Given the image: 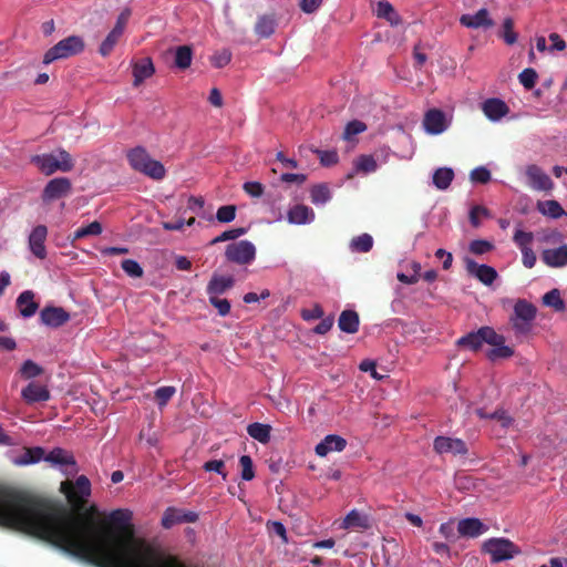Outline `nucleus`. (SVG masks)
<instances>
[{
    "label": "nucleus",
    "mask_w": 567,
    "mask_h": 567,
    "mask_svg": "<svg viewBox=\"0 0 567 567\" xmlns=\"http://www.w3.org/2000/svg\"><path fill=\"white\" fill-rule=\"evenodd\" d=\"M209 302L218 311V315L225 317L230 312V302L227 299H220L218 296L209 297Z\"/></svg>",
    "instance_id": "obj_55"
},
{
    "label": "nucleus",
    "mask_w": 567,
    "mask_h": 567,
    "mask_svg": "<svg viewBox=\"0 0 567 567\" xmlns=\"http://www.w3.org/2000/svg\"><path fill=\"white\" fill-rule=\"evenodd\" d=\"M243 188L251 197H260L264 194V186L259 182H246Z\"/></svg>",
    "instance_id": "obj_62"
},
{
    "label": "nucleus",
    "mask_w": 567,
    "mask_h": 567,
    "mask_svg": "<svg viewBox=\"0 0 567 567\" xmlns=\"http://www.w3.org/2000/svg\"><path fill=\"white\" fill-rule=\"evenodd\" d=\"M424 130L432 135H439L449 127L445 113L440 109H430L423 117Z\"/></svg>",
    "instance_id": "obj_11"
},
{
    "label": "nucleus",
    "mask_w": 567,
    "mask_h": 567,
    "mask_svg": "<svg viewBox=\"0 0 567 567\" xmlns=\"http://www.w3.org/2000/svg\"><path fill=\"white\" fill-rule=\"evenodd\" d=\"M131 167L155 181H161L166 175L164 165L153 159L144 147L137 146L127 153Z\"/></svg>",
    "instance_id": "obj_3"
},
{
    "label": "nucleus",
    "mask_w": 567,
    "mask_h": 567,
    "mask_svg": "<svg viewBox=\"0 0 567 567\" xmlns=\"http://www.w3.org/2000/svg\"><path fill=\"white\" fill-rule=\"evenodd\" d=\"M48 237V227L45 225L35 226L29 235L28 244L31 252L39 259L47 257L45 240Z\"/></svg>",
    "instance_id": "obj_13"
},
{
    "label": "nucleus",
    "mask_w": 567,
    "mask_h": 567,
    "mask_svg": "<svg viewBox=\"0 0 567 567\" xmlns=\"http://www.w3.org/2000/svg\"><path fill=\"white\" fill-rule=\"evenodd\" d=\"M346 446L347 441L343 437L336 434H329L316 445L315 451L318 456L323 457L330 452H341Z\"/></svg>",
    "instance_id": "obj_20"
},
{
    "label": "nucleus",
    "mask_w": 567,
    "mask_h": 567,
    "mask_svg": "<svg viewBox=\"0 0 567 567\" xmlns=\"http://www.w3.org/2000/svg\"><path fill=\"white\" fill-rule=\"evenodd\" d=\"M276 28V19L274 14H262L258 17L255 24V33L260 38H269Z\"/></svg>",
    "instance_id": "obj_29"
},
{
    "label": "nucleus",
    "mask_w": 567,
    "mask_h": 567,
    "mask_svg": "<svg viewBox=\"0 0 567 567\" xmlns=\"http://www.w3.org/2000/svg\"><path fill=\"white\" fill-rule=\"evenodd\" d=\"M505 342L504 336L497 333L492 327H482L477 331H472L461 337L456 344L472 351L481 349L483 343L498 344Z\"/></svg>",
    "instance_id": "obj_5"
},
{
    "label": "nucleus",
    "mask_w": 567,
    "mask_h": 567,
    "mask_svg": "<svg viewBox=\"0 0 567 567\" xmlns=\"http://www.w3.org/2000/svg\"><path fill=\"white\" fill-rule=\"evenodd\" d=\"M84 41L79 35H70L61 41H59L55 45L50 48L44 56L43 63L50 64L59 59H66L72 55H76L84 50Z\"/></svg>",
    "instance_id": "obj_6"
},
{
    "label": "nucleus",
    "mask_w": 567,
    "mask_h": 567,
    "mask_svg": "<svg viewBox=\"0 0 567 567\" xmlns=\"http://www.w3.org/2000/svg\"><path fill=\"white\" fill-rule=\"evenodd\" d=\"M487 530V527L474 517L461 519L457 524V532L463 537L475 538Z\"/></svg>",
    "instance_id": "obj_22"
},
{
    "label": "nucleus",
    "mask_w": 567,
    "mask_h": 567,
    "mask_svg": "<svg viewBox=\"0 0 567 567\" xmlns=\"http://www.w3.org/2000/svg\"><path fill=\"white\" fill-rule=\"evenodd\" d=\"M499 37L508 45H513L517 42V33L514 31V20L512 18H505L502 25V32Z\"/></svg>",
    "instance_id": "obj_39"
},
{
    "label": "nucleus",
    "mask_w": 567,
    "mask_h": 567,
    "mask_svg": "<svg viewBox=\"0 0 567 567\" xmlns=\"http://www.w3.org/2000/svg\"><path fill=\"white\" fill-rule=\"evenodd\" d=\"M377 16L389 21L391 25H399L401 23L400 16L396 13L393 6L388 1L378 2Z\"/></svg>",
    "instance_id": "obj_34"
},
{
    "label": "nucleus",
    "mask_w": 567,
    "mask_h": 567,
    "mask_svg": "<svg viewBox=\"0 0 567 567\" xmlns=\"http://www.w3.org/2000/svg\"><path fill=\"white\" fill-rule=\"evenodd\" d=\"M310 198L316 205L324 204L331 198L330 189L324 184L315 185L311 188Z\"/></svg>",
    "instance_id": "obj_40"
},
{
    "label": "nucleus",
    "mask_w": 567,
    "mask_h": 567,
    "mask_svg": "<svg viewBox=\"0 0 567 567\" xmlns=\"http://www.w3.org/2000/svg\"><path fill=\"white\" fill-rule=\"evenodd\" d=\"M60 492L75 515L58 499L12 489L29 502L22 506H7L4 515L12 516L1 526L45 540L63 551L96 567H186L175 557H165L144 539L135 538L130 509H114L109 522H94L96 505L84 514L92 493L90 480L80 475L65 480Z\"/></svg>",
    "instance_id": "obj_1"
},
{
    "label": "nucleus",
    "mask_w": 567,
    "mask_h": 567,
    "mask_svg": "<svg viewBox=\"0 0 567 567\" xmlns=\"http://www.w3.org/2000/svg\"><path fill=\"white\" fill-rule=\"evenodd\" d=\"M315 153L318 154L320 163L323 166H331L338 163L339 156L336 151H319L316 150Z\"/></svg>",
    "instance_id": "obj_58"
},
{
    "label": "nucleus",
    "mask_w": 567,
    "mask_h": 567,
    "mask_svg": "<svg viewBox=\"0 0 567 567\" xmlns=\"http://www.w3.org/2000/svg\"><path fill=\"white\" fill-rule=\"evenodd\" d=\"M359 315L353 310H343L339 317L338 326L346 333H355L359 329Z\"/></svg>",
    "instance_id": "obj_28"
},
{
    "label": "nucleus",
    "mask_w": 567,
    "mask_h": 567,
    "mask_svg": "<svg viewBox=\"0 0 567 567\" xmlns=\"http://www.w3.org/2000/svg\"><path fill=\"white\" fill-rule=\"evenodd\" d=\"M287 217L290 224L302 225L311 223L315 219V213L306 205H295L288 210Z\"/></svg>",
    "instance_id": "obj_27"
},
{
    "label": "nucleus",
    "mask_w": 567,
    "mask_h": 567,
    "mask_svg": "<svg viewBox=\"0 0 567 567\" xmlns=\"http://www.w3.org/2000/svg\"><path fill=\"white\" fill-rule=\"evenodd\" d=\"M460 23L470 29H489L494 25V21L489 17L488 10L485 8L480 9L474 14H462Z\"/></svg>",
    "instance_id": "obj_15"
},
{
    "label": "nucleus",
    "mask_w": 567,
    "mask_h": 567,
    "mask_svg": "<svg viewBox=\"0 0 567 567\" xmlns=\"http://www.w3.org/2000/svg\"><path fill=\"white\" fill-rule=\"evenodd\" d=\"M357 172L373 173L375 172L378 164L372 155H361L354 162Z\"/></svg>",
    "instance_id": "obj_41"
},
{
    "label": "nucleus",
    "mask_w": 567,
    "mask_h": 567,
    "mask_svg": "<svg viewBox=\"0 0 567 567\" xmlns=\"http://www.w3.org/2000/svg\"><path fill=\"white\" fill-rule=\"evenodd\" d=\"M465 268L468 275L477 278L482 284L489 286L497 278L496 270L487 265H478L471 258L465 259Z\"/></svg>",
    "instance_id": "obj_14"
},
{
    "label": "nucleus",
    "mask_w": 567,
    "mask_h": 567,
    "mask_svg": "<svg viewBox=\"0 0 567 567\" xmlns=\"http://www.w3.org/2000/svg\"><path fill=\"white\" fill-rule=\"evenodd\" d=\"M176 389L174 386H161L155 391V400L158 404V406H165L167 402L173 398L175 394Z\"/></svg>",
    "instance_id": "obj_49"
},
{
    "label": "nucleus",
    "mask_w": 567,
    "mask_h": 567,
    "mask_svg": "<svg viewBox=\"0 0 567 567\" xmlns=\"http://www.w3.org/2000/svg\"><path fill=\"white\" fill-rule=\"evenodd\" d=\"M542 260L551 268H563L567 266V244L558 248L545 249L542 252Z\"/></svg>",
    "instance_id": "obj_21"
},
{
    "label": "nucleus",
    "mask_w": 567,
    "mask_h": 567,
    "mask_svg": "<svg viewBox=\"0 0 567 567\" xmlns=\"http://www.w3.org/2000/svg\"><path fill=\"white\" fill-rule=\"evenodd\" d=\"M193 60V50L189 45H179L175 49L174 65L179 70H186L190 66Z\"/></svg>",
    "instance_id": "obj_33"
},
{
    "label": "nucleus",
    "mask_w": 567,
    "mask_h": 567,
    "mask_svg": "<svg viewBox=\"0 0 567 567\" xmlns=\"http://www.w3.org/2000/svg\"><path fill=\"white\" fill-rule=\"evenodd\" d=\"M71 190L72 184L68 177H55L48 182L43 188L41 198L44 203H50L68 196Z\"/></svg>",
    "instance_id": "obj_9"
},
{
    "label": "nucleus",
    "mask_w": 567,
    "mask_h": 567,
    "mask_svg": "<svg viewBox=\"0 0 567 567\" xmlns=\"http://www.w3.org/2000/svg\"><path fill=\"white\" fill-rule=\"evenodd\" d=\"M323 315V309L319 303L313 305V307L310 309H303L301 311V317L306 321L321 319Z\"/></svg>",
    "instance_id": "obj_60"
},
{
    "label": "nucleus",
    "mask_w": 567,
    "mask_h": 567,
    "mask_svg": "<svg viewBox=\"0 0 567 567\" xmlns=\"http://www.w3.org/2000/svg\"><path fill=\"white\" fill-rule=\"evenodd\" d=\"M367 128V125L358 120L351 121L346 125L344 132H343V138L344 140H351L352 136L360 134L364 132Z\"/></svg>",
    "instance_id": "obj_52"
},
{
    "label": "nucleus",
    "mask_w": 567,
    "mask_h": 567,
    "mask_svg": "<svg viewBox=\"0 0 567 567\" xmlns=\"http://www.w3.org/2000/svg\"><path fill=\"white\" fill-rule=\"evenodd\" d=\"M537 209L540 214L548 216L550 218H559L561 216H567V213L564 210L561 205L554 199L545 200V202H538L537 203Z\"/></svg>",
    "instance_id": "obj_31"
},
{
    "label": "nucleus",
    "mask_w": 567,
    "mask_h": 567,
    "mask_svg": "<svg viewBox=\"0 0 567 567\" xmlns=\"http://www.w3.org/2000/svg\"><path fill=\"white\" fill-rule=\"evenodd\" d=\"M225 257L228 261L238 265H249L255 260L256 247L249 240H240L227 245Z\"/></svg>",
    "instance_id": "obj_8"
},
{
    "label": "nucleus",
    "mask_w": 567,
    "mask_h": 567,
    "mask_svg": "<svg viewBox=\"0 0 567 567\" xmlns=\"http://www.w3.org/2000/svg\"><path fill=\"white\" fill-rule=\"evenodd\" d=\"M203 468L206 472H216L217 474L221 475L224 480L227 477V473L225 471V462L221 460L208 461L204 463Z\"/></svg>",
    "instance_id": "obj_57"
},
{
    "label": "nucleus",
    "mask_w": 567,
    "mask_h": 567,
    "mask_svg": "<svg viewBox=\"0 0 567 567\" xmlns=\"http://www.w3.org/2000/svg\"><path fill=\"white\" fill-rule=\"evenodd\" d=\"M103 228L101 223L94 220L85 227H80L72 235V243L87 236H97L102 233Z\"/></svg>",
    "instance_id": "obj_37"
},
{
    "label": "nucleus",
    "mask_w": 567,
    "mask_h": 567,
    "mask_svg": "<svg viewBox=\"0 0 567 567\" xmlns=\"http://www.w3.org/2000/svg\"><path fill=\"white\" fill-rule=\"evenodd\" d=\"M471 181L474 183L486 184L491 181V172L483 166L476 167L471 172Z\"/></svg>",
    "instance_id": "obj_56"
},
{
    "label": "nucleus",
    "mask_w": 567,
    "mask_h": 567,
    "mask_svg": "<svg viewBox=\"0 0 567 567\" xmlns=\"http://www.w3.org/2000/svg\"><path fill=\"white\" fill-rule=\"evenodd\" d=\"M236 217V206L225 205L217 209L216 218L219 223H230Z\"/></svg>",
    "instance_id": "obj_50"
},
{
    "label": "nucleus",
    "mask_w": 567,
    "mask_h": 567,
    "mask_svg": "<svg viewBox=\"0 0 567 567\" xmlns=\"http://www.w3.org/2000/svg\"><path fill=\"white\" fill-rule=\"evenodd\" d=\"M536 312V307L525 299H519L515 303L511 323L516 336H526L530 332Z\"/></svg>",
    "instance_id": "obj_4"
},
{
    "label": "nucleus",
    "mask_w": 567,
    "mask_h": 567,
    "mask_svg": "<svg viewBox=\"0 0 567 567\" xmlns=\"http://www.w3.org/2000/svg\"><path fill=\"white\" fill-rule=\"evenodd\" d=\"M31 164L47 176L55 172H70L74 167V161L70 153L64 148H59L56 155L53 153L33 155L30 159Z\"/></svg>",
    "instance_id": "obj_2"
},
{
    "label": "nucleus",
    "mask_w": 567,
    "mask_h": 567,
    "mask_svg": "<svg viewBox=\"0 0 567 567\" xmlns=\"http://www.w3.org/2000/svg\"><path fill=\"white\" fill-rule=\"evenodd\" d=\"M488 210L483 206H474L470 212V221L473 227H478L481 225L480 216H487Z\"/></svg>",
    "instance_id": "obj_61"
},
{
    "label": "nucleus",
    "mask_w": 567,
    "mask_h": 567,
    "mask_svg": "<svg viewBox=\"0 0 567 567\" xmlns=\"http://www.w3.org/2000/svg\"><path fill=\"white\" fill-rule=\"evenodd\" d=\"M122 35L123 33L112 29L104 39V41L101 43L99 48V53L102 56H109L111 52L114 50V47L117 44Z\"/></svg>",
    "instance_id": "obj_36"
},
{
    "label": "nucleus",
    "mask_w": 567,
    "mask_h": 567,
    "mask_svg": "<svg viewBox=\"0 0 567 567\" xmlns=\"http://www.w3.org/2000/svg\"><path fill=\"white\" fill-rule=\"evenodd\" d=\"M342 526L344 528L351 527H367V518L361 517L357 511H351L343 519Z\"/></svg>",
    "instance_id": "obj_48"
},
{
    "label": "nucleus",
    "mask_w": 567,
    "mask_h": 567,
    "mask_svg": "<svg viewBox=\"0 0 567 567\" xmlns=\"http://www.w3.org/2000/svg\"><path fill=\"white\" fill-rule=\"evenodd\" d=\"M231 60V53L228 50H223L221 52L216 53L213 56V64L216 68H224L227 65Z\"/></svg>",
    "instance_id": "obj_63"
},
{
    "label": "nucleus",
    "mask_w": 567,
    "mask_h": 567,
    "mask_svg": "<svg viewBox=\"0 0 567 567\" xmlns=\"http://www.w3.org/2000/svg\"><path fill=\"white\" fill-rule=\"evenodd\" d=\"M504 343L492 344L494 348L487 352V358L492 361L511 358L514 354V350Z\"/></svg>",
    "instance_id": "obj_43"
},
{
    "label": "nucleus",
    "mask_w": 567,
    "mask_h": 567,
    "mask_svg": "<svg viewBox=\"0 0 567 567\" xmlns=\"http://www.w3.org/2000/svg\"><path fill=\"white\" fill-rule=\"evenodd\" d=\"M21 396L25 403L34 404L38 402L49 401L51 394L45 385L38 382H30L24 389H22Z\"/></svg>",
    "instance_id": "obj_17"
},
{
    "label": "nucleus",
    "mask_w": 567,
    "mask_h": 567,
    "mask_svg": "<svg viewBox=\"0 0 567 567\" xmlns=\"http://www.w3.org/2000/svg\"><path fill=\"white\" fill-rule=\"evenodd\" d=\"M526 176L529 185L536 190H550L554 187V183L550 177L538 166L529 165L526 169Z\"/></svg>",
    "instance_id": "obj_16"
},
{
    "label": "nucleus",
    "mask_w": 567,
    "mask_h": 567,
    "mask_svg": "<svg viewBox=\"0 0 567 567\" xmlns=\"http://www.w3.org/2000/svg\"><path fill=\"white\" fill-rule=\"evenodd\" d=\"M246 231H247V229L244 227L225 230L219 236L214 238L210 241V244L215 245L217 243H221V241H226V240H235V239L239 238L240 236L245 235Z\"/></svg>",
    "instance_id": "obj_47"
},
{
    "label": "nucleus",
    "mask_w": 567,
    "mask_h": 567,
    "mask_svg": "<svg viewBox=\"0 0 567 567\" xmlns=\"http://www.w3.org/2000/svg\"><path fill=\"white\" fill-rule=\"evenodd\" d=\"M543 302L548 307H553L557 311L565 309V303L558 289H553L545 293L543 297Z\"/></svg>",
    "instance_id": "obj_44"
},
{
    "label": "nucleus",
    "mask_w": 567,
    "mask_h": 567,
    "mask_svg": "<svg viewBox=\"0 0 567 567\" xmlns=\"http://www.w3.org/2000/svg\"><path fill=\"white\" fill-rule=\"evenodd\" d=\"M155 73V66L151 58L141 59L133 64V85L140 86L146 79Z\"/></svg>",
    "instance_id": "obj_23"
},
{
    "label": "nucleus",
    "mask_w": 567,
    "mask_h": 567,
    "mask_svg": "<svg viewBox=\"0 0 567 567\" xmlns=\"http://www.w3.org/2000/svg\"><path fill=\"white\" fill-rule=\"evenodd\" d=\"M433 449L437 454L466 455L468 453V447L463 440L449 436H436Z\"/></svg>",
    "instance_id": "obj_10"
},
{
    "label": "nucleus",
    "mask_w": 567,
    "mask_h": 567,
    "mask_svg": "<svg viewBox=\"0 0 567 567\" xmlns=\"http://www.w3.org/2000/svg\"><path fill=\"white\" fill-rule=\"evenodd\" d=\"M44 460V449L40 446L24 447L23 454L14 460L17 465H29Z\"/></svg>",
    "instance_id": "obj_32"
},
{
    "label": "nucleus",
    "mask_w": 567,
    "mask_h": 567,
    "mask_svg": "<svg viewBox=\"0 0 567 567\" xmlns=\"http://www.w3.org/2000/svg\"><path fill=\"white\" fill-rule=\"evenodd\" d=\"M44 461L53 465H70L73 467L76 466V461L73 454L61 447H55L48 454L44 453ZM72 472H76V468H73Z\"/></svg>",
    "instance_id": "obj_26"
},
{
    "label": "nucleus",
    "mask_w": 567,
    "mask_h": 567,
    "mask_svg": "<svg viewBox=\"0 0 567 567\" xmlns=\"http://www.w3.org/2000/svg\"><path fill=\"white\" fill-rule=\"evenodd\" d=\"M40 319L43 324L58 328L69 321L70 315L60 307H45L40 312Z\"/></svg>",
    "instance_id": "obj_19"
},
{
    "label": "nucleus",
    "mask_w": 567,
    "mask_h": 567,
    "mask_svg": "<svg viewBox=\"0 0 567 567\" xmlns=\"http://www.w3.org/2000/svg\"><path fill=\"white\" fill-rule=\"evenodd\" d=\"M17 307L22 317H32L39 308V303L34 301V292L31 290L22 291L17 298Z\"/></svg>",
    "instance_id": "obj_25"
},
{
    "label": "nucleus",
    "mask_w": 567,
    "mask_h": 567,
    "mask_svg": "<svg viewBox=\"0 0 567 567\" xmlns=\"http://www.w3.org/2000/svg\"><path fill=\"white\" fill-rule=\"evenodd\" d=\"M131 17V10L130 9H124L117 17L116 19V23L115 25L113 27L114 30L121 32V33H124V30H125V27L128 22V19Z\"/></svg>",
    "instance_id": "obj_64"
},
{
    "label": "nucleus",
    "mask_w": 567,
    "mask_h": 567,
    "mask_svg": "<svg viewBox=\"0 0 567 567\" xmlns=\"http://www.w3.org/2000/svg\"><path fill=\"white\" fill-rule=\"evenodd\" d=\"M122 269L133 278H140L143 276V269L140 264L133 259H124L121 264Z\"/></svg>",
    "instance_id": "obj_53"
},
{
    "label": "nucleus",
    "mask_w": 567,
    "mask_h": 567,
    "mask_svg": "<svg viewBox=\"0 0 567 567\" xmlns=\"http://www.w3.org/2000/svg\"><path fill=\"white\" fill-rule=\"evenodd\" d=\"M483 551L491 555L492 563L512 559L520 554V549L507 538H489L484 542Z\"/></svg>",
    "instance_id": "obj_7"
},
{
    "label": "nucleus",
    "mask_w": 567,
    "mask_h": 567,
    "mask_svg": "<svg viewBox=\"0 0 567 567\" xmlns=\"http://www.w3.org/2000/svg\"><path fill=\"white\" fill-rule=\"evenodd\" d=\"M482 111L489 121L496 122L508 114L509 107L503 100L491 97L482 103Z\"/></svg>",
    "instance_id": "obj_18"
},
{
    "label": "nucleus",
    "mask_w": 567,
    "mask_h": 567,
    "mask_svg": "<svg viewBox=\"0 0 567 567\" xmlns=\"http://www.w3.org/2000/svg\"><path fill=\"white\" fill-rule=\"evenodd\" d=\"M197 519L198 514L193 511L168 507L163 514L162 526L164 528H171L176 524L195 523Z\"/></svg>",
    "instance_id": "obj_12"
},
{
    "label": "nucleus",
    "mask_w": 567,
    "mask_h": 567,
    "mask_svg": "<svg viewBox=\"0 0 567 567\" xmlns=\"http://www.w3.org/2000/svg\"><path fill=\"white\" fill-rule=\"evenodd\" d=\"M235 285V279L231 276L213 275L206 291L209 297L219 296L231 289Z\"/></svg>",
    "instance_id": "obj_24"
},
{
    "label": "nucleus",
    "mask_w": 567,
    "mask_h": 567,
    "mask_svg": "<svg viewBox=\"0 0 567 567\" xmlns=\"http://www.w3.org/2000/svg\"><path fill=\"white\" fill-rule=\"evenodd\" d=\"M239 465L241 467V478L244 481H251L255 477L251 457L249 455H241L239 457Z\"/></svg>",
    "instance_id": "obj_46"
},
{
    "label": "nucleus",
    "mask_w": 567,
    "mask_h": 567,
    "mask_svg": "<svg viewBox=\"0 0 567 567\" xmlns=\"http://www.w3.org/2000/svg\"><path fill=\"white\" fill-rule=\"evenodd\" d=\"M19 372L23 379L29 380L41 375L43 368L32 360H27L21 365Z\"/></svg>",
    "instance_id": "obj_42"
},
{
    "label": "nucleus",
    "mask_w": 567,
    "mask_h": 567,
    "mask_svg": "<svg viewBox=\"0 0 567 567\" xmlns=\"http://www.w3.org/2000/svg\"><path fill=\"white\" fill-rule=\"evenodd\" d=\"M477 414L481 416V417H491V419H496L501 422L502 426L503 427H507L512 422H513V419L507 415V413L505 411H502V410H497L495 411L493 414L491 415H486L482 412V410H478L477 411Z\"/></svg>",
    "instance_id": "obj_59"
},
{
    "label": "nucleus",
    "mask_w": 567,
    "mask_h": 567,
    "mask_svg": "<svg viewBox=\"0 0 567 567\" xmlns=\"http://www.w3.org/2000/svg\"><path fill=\"white\" fill-rule=\"evenodd\" d=\"M537 79L538 74L532 68L524 69L518 75L519 83L526 90H532L536 85Z\"/></svg>",
    "instance_id": "obj_45"
},
{
    "label": "nucleus",
    "mask_w": 567,
    "mask_h": 567,
    "mask_svg": "<svg viewBox=\"0 0 567 567\" xmlns=\"http://www.w3.org/2000/svg\"><path fill=\"white\" fill-rule=\"evenodd\" d=\"M514 243L519 247L520 250H524V248H530V244L533 243L534 236L530 231H524L520 229H517L514 234Z\"/></svg>",
    "instance_id": "obj_51"
},
{
    "label": "nucleus",
    "mask_w": 567,
    "mask_h": 567,
    "mask_svg": "<svg viewBox=\"0 0 567 567\" xmlns=\"http://www.w3.org/2000/svg\"><path fill=\"white\" fill-rule=\"evenodd\" d=\"M454 178V172L449 167L437 168L433 174V184L436 188L444 190L449 188Z\"/></svg>",
    "instance_id": "obj_35"
},
{
    "label": "nucleus",
    "mask_w": 567,
    "mask_h": 567,
    "mask_svg": "<svg viewBox=\"0 0 567 567\" xmlns=\"http://www.w3.org/2000/svg\"><path fill=\"white\" fill-rule=\"evenodd\" d=\"M350 247L353 251L368 252L373 247V238L369 234H362L352 238Z\"/></svg>",
    "instance_id": "obj_38"
},
{
    "label": "nucleus",
    "mask_w": 567,
    "mask_h": 567,
    "mask_svg": "<svg viewBox=\"0 0 567 567\" xmlns=\"http://www.w3.org/2000/svg\"><path fill=\"white\" fill-rule=\"evenodd\" d=\"M493 244L485 239H475L470 244V251L475 255H483L493 249Z\"/></svg>",
    "instance_id": "obj_54"
},
{
    "label": "nucleus",
    "mask_w": 567,
    "mask_h": 567,
    "mask_svg": "<svg viewBox=\"0 0 567 567\" xmlns=\"http://www.w3.org/2000/svg\"><path fill=\"white\" fill-rule=\"evenodd\" d=\"M247 433L259 443L267 444L270 441L271 426L255 422L247 426Z\"/></svg>",
    "instance_id": "obj_30"
}]
</instances>
